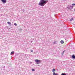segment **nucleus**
Wrapping results in <instances>:
<instances>
[{"instance_id":"obj_1","label":"nucleus","mask_w":75,"mask_h":75,"mask_svg":"<svg viewBox=\"0 0 75 75\" xmlns=\"http://www.w3.org/2000/svg\"><path fill=\"white\" fill-rule=\"evenodd\" d=\"M47 2H48V1L40 0L38 5L41 6H44Z\"/></svg>"},{"instance_id":"obj_2","label":"nucleus","mask_w":75,"mask_h":75,"mask_svg":"<svg viewBox=\"0 0 75 75\" xmlns=\"http://www.w3.org/2000/svg\"><path fill=\"white\" fill-rule=\"evenodd\" d=\"M56 70L55 69H53L52 70V71L54 73H53V75H58V74H56L54 72H55Z\"/></svg>"},{"instance_id":"obj_3","label":"nucleus","mask_w":75,"mask_h":75,"mask_svg":"<svg viewBox=\"0 0 75 75\" xmlns=\"http://www.w3.org/2000/svg\"><path fill=\"white\" fill-rule=\"evenodd\" d=\"M35 62H36L37 63H40V62H41V61L38 59H35Z\"/></svg>"},{"instance_id":"obj_4","label":"nucleus","mask_w":75,"mask_h":75,"mask_svg":"<svg viewBox=\"0 0 75 75\" xmlns=\"http://www.w3.org/2000/svg\"><path fill=\"white\" fill-rule=\"evenodd\" d=\"M1 1L2 2L3 4H5L7 2V1L6 0H1Z\"/></svg>"},{"instance_id":"obj_5","label":"nucleus","mask_w":75,"mask_h":75,"mask_svg":"<svg viewBox=\"0 0 75 75\" xmlns=\"http://www.w3.org/2000/svg\"><path fill=\"white\" fill-rule=\"evenodd\" d=\"M60 42L61 43V44H64V41L62 40H61L60 41Z\"/></svg>"},{"instance_id":"obj_6","label":"nucleus","mask_w":75,"mask_h":75,"mask_svg":"<svg viewBox=\"0 0 75 75\" xmlns=\"http://www.w3.org/2000/svg\"><path fill=\"white\" fill-rule=\"evenodd\" d=\"M7 23L8 24H9V25H11V23L9 22H8Z\"/></svg>"},{"instance_id":"obj_7","label":"nucleus","mask_w":75,"mask_h":75,"mask_svg":"<svg viewBox=\"0 0 75 75\" xmlns=\"http://www.w3.org/2000/svg\"><path fill=\"white\" fill-rule=\"evenodd\" d=\"M14 51H12L11 52V55H12V54H14Z\"/></svg>"},{"instance_id":"obj_8","label":"nucleus","mask_w":75,"mask_h":75,"mask_svg":"<svg viewBox=\"0 0 75 75\" xmlns=\"http://www.w3.org/2000/svg\"><path fill=\"white\" fill-rule=\"evenodd\" d=\"M72 58H74V59H75V56L74 55L72 56Z\"/></svg>"},{"instance_id":"obj_9","label":"nucleus","mask_w":75,"mask_h":75,"mask_svg":"<svg viewBox=\"0 0 75 75\" xmlns=\"http://www.w3.org/2000/svg\"><path fill=\"white\" fill-rule=\"evenodd\" d=\"M57 41H55L54 42L53 44H56Z\"/></svg>"},{"instance_id":"obj_10","label":"nucleus","mask_w":75,"mask_h":75,"mask_svg":"<svg viewBox=\"0 0 75 75\" xmlns=\"http://www.w3.org/2000/svg\"><path fill=\"white\" fill-rule=\"evenodd\" d=\"M73 18H72L70 19V21H72V20H73Z\"/></svg>"},{"instance_id":"obj_11","label":"nucleus","mask_w":75,"mask_h":75,"mask_svg":"<svg viewBox=\"0 0 75 75\" xmlns=\"http://www.w3.org/2000/svg\"><path fill=\"white\" fill-rule=\"evenodd\" d=\"M61 75H67V74H65L62 73L61 74Z\"/></svg>"},{"instance_id":"obj_12","label":"nucleus","mask_w":75,"mask_h":75,"mask_svg":"<svg viewBox=\"0 0 75 75\" xmlns=\"http://www.w3.org/2000/svg\"><path fill=\"white\" fill-rule=\"evenodd\" d=\"M32 71H35V69H32Z\"/></svg>"},{"instance_id":"obj_13","label":"nucleus","mask_w":75,"mask_h":75,"mask_svg":"<svg viewBox=\"0 0 75 75\" xmlns=\"http://www.w3.org/2000/svg\"><path fill=\"white\" fill-rule=\"evenodd\" d=\"M14 25H15V26H17V24L16 23H14Z\"/></svg>"},{"instance_id":"obj_14","label":"nucleus","mask_w":75,"mask_h":75,"mask_svg":"<svg viewBox=\"0 0 75 75\" xmlns=\"http://www.w3.org/2000/svg\"><path fill=\"white\" fill-rule=\"evenodd\" d=\"M72 6H75V4H72Z\"/></svg>"},{"instance_id":"obj_15","label":"nucleus","mask_w":75,"mask_h":75,"mask_svg":"<svg viewBox=\"0 0 75 75\" xmlns=\"http://www.w3.org/2000/svg\"><path fill=\"white\" fill-rule=\"evenodd\" d=\"M30 52H33V50H30Z\"/></svg>"}]
</instances>
